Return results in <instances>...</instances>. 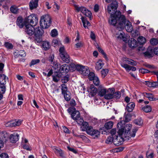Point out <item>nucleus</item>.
<instances>
[{
  "label": "nucleus",
  "mask_w": 158,
  "mask_h": 158,
  "mask_svg": "<svg viewBox=\"0 0 158 158\" xmlns=\"http://www.w3.org/2000/svg\"><path fill=\"white\" fill-rule=\"evenodd\" d=\"M19 135L17 134H14L10 135V140L12 143H15L19 140Z\"/></svg>",
  "instance_id": "obj_17"
},
{
  "label": "nucleus",
  "mask_w": 158,
  "mask_h": 158,
  "mask_svg": "<svg viewBox=\"0 0 158 158\" xmlns=\"http://www.w3.org/2000/svg\"><path fill=\"white\" fill-rule=\"evenodd\" d=\"M117 2L116 1H114L112 3L109 5L107 7V10L109 13H110L112 10H116L117 7Z\"/></svg>",
  "instance_id": "obj_14"
},
{
  "label": "nucleus",
  "mask_w": 158,
  "mask_h": 158,
  "mask_svg": "<svg viewBox=\"0 0 158 158\" xmlns=\"http://www.w3.org/2000/svg\"><path fill=\"white\" fill-rule=\"evenodd\" d=\"M61 89L62 90V93L65 92L66 91H68L67 88V86L65 84H62L61 85Z\"/></svg>",
  "instance_id": "obj_60"
},
{
  "label": "nucleus",
  "mask_w": 158,
  "mask_h": 158,
  "mask_svg": "<svg viewBox=\"0 0 158 158\" xmlns=\"http://www.w3.org/2000/svg\"><path fill=\"white\" fill-rule=\"evenodd\" d=\"M5 0H0V6H2L5 9H8V7L6 5H4Z\"/></svg>",
  "instance_id": "obj_61"
},
{
  "label": "nucleus",
  "mask_w": 158,
  "mask_h": 158,
  "mask_svg": "<svg viewBox=\"0 0 158 158\" xmlns=\"http://www.w3.org/2000/svg\"><path fill=\"white\" fill-rule=\"evenodd\" d=\"M135 106L134 102H131L128 103L126 107V109L129 112H131Z\"/></svg>",
  "instance_id": "obj_27"
},
{
  "label": "nucleus",
  "mask_w": 158,
  "mask_h": 158,
  "mask_svg": "<svg viewBox=\"0 0 158 158\" xmlns=\"http://www.w3.org/2000/svg\"><path fill=\"white\" fill-rule=\"evenodd\" d=\"M104 65V63L102 61L99 60L98 61L96 64L95 68L98 71Z\"/></svg>",
  "instance_id": "obj_32"
},
{
  "label": "nucleus",
  "mask_w": 158,
  "mask_h": 158,
  "mask_svg": "<svg viewBox=\"0 0 158 158\" xmlns=\"http://www.w3.org/2000/svg\"><path fill=\"white\" fill-rule=\"evenodd\" d=\"M143 95L144 98H147L148 99H156V98L152 94L144 93H143Z\"/></svg>",
  "instance_id": "obj_39"
},
{
  "label": "nucleus",
  "mask_w": 158,
  "mask_h": 158,
  "mask_svg": "<svg viewBox=\"0 0 158 158\" xmlns=\"http://www.w3.org/2000/svg\"><path fill=\"white\" fill-rule=\"evenodd\" d=\"M142 110L146 113H148L150 112L152 110L151 107L148 105L146 106H145L142 108Z\"/></svg>",
  "instance_id": "obj_44"
},
{
  "label": "nucleus",
  "mask_w": 158,
  "mask_h": 158,
  "mask_svg": "<svg viewBox=\"0 0 158 158\" xmlns=\"http://www.w3.org/2000/svg\"><path fill=\"white\" fill-rule=\"evenodd\" d=\"M54 55H50L49 57L48 60L50 62H51V64H52V63H53V62L55 61L54 60Z\"/></svg>",
  "instance_id": "obj_62"
},
{
  "label": "nucleus",
  "mask_w": 158,
  "mask_h": 158,
  "mask_svg": "<svg viewBox=\"0 0 158 158\" xmlns=\"http://www.w3.org/2000/svg\"><path fill=\"white\" fill-rule=\"evenodd\" d=\"M119 136L117 135H115L114 136V143L116 145H119L121 144L123 141L124 138H126L123 136L122 135L118 134Z\"/></svg>",
  "instance_id": "obj_11"
},
{
  "label": "nucleus",
  "mask_w": 158,
  "mask_h": 158,
  "mask_svg": "<svg viewBox=\"0 0 158 158\" xmlns=\"http://www.w3.org/2000/svg\"><path fill=\"white\" fill-rule=\"evenodd\" d=\"M81 19L83 23V26L85 28H87V26H89L90 25V23L86 20L84 17H81Z\"/></svg>",
  "instance_id": "obj_35"
},
{
  "label": "nucleus",
  "mask_w": 158,
  "mask_h": 158,
  "mask_svg": "<svg viewBox=\"0 0 158 158\" xmlns=\"http://www.w3.org/2000/svg\"><path fill=\"white\" fill-rule=\"evenodd\" d=\"M138 42L141 44H144L146 42L145 38L142 36H139L138 38Z\"/></svg>",
  "instance_id": "obj_40"
},
{
  "label": "nucleus",
  "mask_w": 158,
  "mask_h": 158,
  "mask_svg": "<svg viewBox=\"0 0 158 158\" xmlns=\"http://www.w3.org/2000/svg\"><path fill=\"white\" fill-rule=\"evenodd\" d=\"M67 101H70L69 103L70 105L72 106H74L76 105V102L74 99H66Z\"/></svg>",
  "instance_id": "obj_55"
},
{
  "label": "nucleus",
  "mask_w": 158,
  "mask_h": 158,
  "mask_svg": "<svg viewBox=\"0 0 158 158\" xmlns=\"http://www.w3.org/2000/svg\"><path fill=\"white\" fill-rule=\"evenodd\" d=\"M52 64H53V68L55 69L57 71H58L60 66V64H58L56 61L53 62Z\"/></svg>",
  "instance_id": "obj_42"
},
{
  "label": "nucleus",
  "mask_w": 158,
  "mask_h": 158,
  "mask_svg": "<svg viewBox=\"0 0 158 158\" xmlns=\"http://www.w3.org/2000/svg\"><path fill=\"white\" fill-rule=\"evenodd\" d=\"M10 11L14 14H17L19 12L18 7L15 5L12 6L10 8Z\"/></svg>",
  "instance_id": "obj_38"
},
{
  "label": "nucleus",
  "mask_w": 158,
  "mask_h": 158,
  "mask_svg": "<svg viewBox=\"0 0 158 158\" xmlns=\"http://www.w3.org/2000/svg\"><path fill=\"white\" fill-rule=\"evenodd\" d=\"M114 91L115 89H114V91L113 93L108 94L106 96V97L110 99L114 98L119 99L120 98H123V96L124 95V90H122L120 91H118L116 92Z\"/></svg>",
  "instance_id": "obj_5"
},
{
  "label": "nucleus",
  "mask_w": 158,
  "mask_h": 158,
  "mask_svg": "<svg viewBox=\"0 0 158 158\" xmlns=\"http://www.w3.org/2000/svg\"><path fill=\"white\" fill-rule=\"evenodd\" d=\"M50 35L52 37H56L58 35L57 30L55 29L52 30L51 32Z\"/></svg>",
  "instance_id": "obj_46"
},
{
  "label": "nucleus",
  "mask_w": 158,
  "mask_h": 158,
  "mask_svg": "<svg viewBox=\"0 0 158 158\" xmlns=\"http://www.w3.org/2000/svg\"><path fill=\"white\" fill-rule=\"evenodd\" d=\"M118 20V28L119 29V27L121 30L124 28L126 23V19L124 16L121 15L120 11H116L114 15L111 14L109 23L110 24L115 26L117 23Z\"/></svg>",
  "instance_id": "obj_2"
},
{
  "label": "nucleus",
  "mask_w": 158,
  "mask_h": 158,
  "mask_svg": "<svg viewBox=\"0 0 158 158\" xmlns=\"http://www.w3.org/2000/svg\"><path fill=\"white\" fill-rule=\"evenodd\" d=\"M11 122L12 127L19 126L21 124V121L19 120L11 121Z\"/></svg>",
  "instance_id": "obj_41"
},
{
  "label": "nucleus",
  "mask_w": 158,
  "mask_h": 158,
  "mask_svg": "<svg viewBox=\"0 0 158 158\" xmlns=\"http://www.w3.org/2000/svg\"><path fill=\"white\" fill-rule=\"evenodd\" d=\"M25 25L26 27L25 32L26 33L30 35H33L34 30H35L34 26L26 23Z\"/></svg>",
  "instance_id": "obj_12"
},
{
  "label": "nucleus",
  "mask_w": 158,
  "mask_h": 158,
  "mask_svg": "<svg viewBox=\"0 0 158 158\" xmlns=\"http://www.w3.org/2000/svg\"><path fill=\"white\" fill-rule=\"evenodd\" d=\"M75 9L79 12L81 11L83 14L87 17H89L90 19V16L92 13L91 12L84 7H78L77 6H75Z\"/></svg>",
  "instance_id": "obj_9"
},
{
  "label": "nucleus",
  "mask_w": 158,
  "mask_h": 158,
  "mask_svg": "<svg viewBox=\"0 0 158 158\" xmlns=\"http://www.w3.org/2000/svg\"><path fill=\"white\" fill-rule=\"evenodd\" d=\"M59 51L60 56L62 60L65 63H69L70 62V58L69 56L65 51L64 47L60 48Z\"/></svg>",
  "instance_id": "obj_6"
},
{
  "label": "nucleus",
  "mask_w": 158,
  "mask_h": 158,
  "mask_svg": "<svg viewBox=\"0 0 158 158\" xmlns=\"http://www.w3.org/2000/svg\"><path fill=\"white\" fill-rule=\"evenodd\" d=\"M133 114H132L129 112L127 113L125 112L124 114V121L126 122H128L131 120V117L133 115Z\"/></svg>",
  "instance_id": "obj_25"
},
{
  "label": "nucleus",
  "mask_w": 158,
  "mask_h": 158,
  "mask_svg": "<svg viewBox=\"0 0 158 158\" xmlns=\"http://www.w3.org/2000/svg\"><path fill=\"white\" fill-rule=\"evenodd\" d=\"M114 91V88H112L106 89L103 86L100 85L98 88V95L101 97L104 96L105 99H109L106 96L110 93H113Z\"/></svg>",
  "instance_id": "obj_4"
},
{
  "label": "nucleus",
  "mask_w": 158,
  "mask_h": 158,
  "mask_svg": "<svg viewBox=\"0 0 158 158\" xmlns=\"http://www.w3.org/2000/svg\"><path fill=\"white\" fill-rule=\"evenodd\" d=\"M68 112L71 114L75 111H76V108L74 107H70L68 109Z\"/></svg>",
  "instance_id": "obj_59"
},
{
  "label": "nucleus",
  "mask_w": 158,
  "mask_h": 158,
  "mask_svg": "<svg viewBox=\"0 0 158 158\" xmlns=\"http://www.w3.org/2000/svg\"><path fill=\"white\" fill-rule=\"evenodd\" d=\"M8 78L6 75L3 74H0V83L6 84V81Z\"/></svg>",
  "instance_id": "obj_31"
},
{
  "label": "nucleus",
  "mask_w": 158,
  "mask_h": 158,
  "mask_svg": "<svg viewBox=\"0 0 158 158\" xmlns=\"http://www.w3.org/2000/svg\"><path fill=\"white\" fill-rule=\"evenodd\" d=\"M0 158H9V156L6 153H2L0 156Z\"/></svg>",
  "instance_id": "obj_64"
},
{
  "label": "nucleus",
  "mask_w": 158,
  "mask_h": 158,
  "mask_svg": "<svg viewBox=\"0 0 158 158\" xmlns=\"http://www.w3.org/2000/svg\"><path fill=\"white\" fill-rule=\"evenodd\" d=\"M41 46L43 49L45 50H47L50 48L49 43L47 41L42 42L41 44Z\"/></svg>",
  "instance_id": "obj_29"
},
{
  "label": "nucleus",
  "mask_w": 158,
  "mask_h": 158,
  "mask_svg": "<svg viewBox=\"0 0 158 158\" xmlns=\"http://www.w3.org/2000/svg\"><path fill=\"white\" fill-rule=\"evenodd\" d=\"M71 118L80 125H81L84 122L83 118L80 116V112L78 111H75L73 112L71 114Z\"/></svg>",
  "instance_id": "obj_7"
},
{
  "label": "nucleus",
  "mask_w": 158,
  "mask_h": 158,
  "mask_svg": "<svg viewBox=\"0 0 158 158\" xmlns=\"http://www.w3.org/2000/svg\"><path fill=\"white\" fill-rule=\"evenodd\" d=\"M96 77L95 74L93 72H90L88 74L89 79L90 80L92 81V80L94 78V77Z\"/></svg>",
  "instance_id": "obj_53"
},
{
  "label": "nucleus",
  "mask_w": 158,
  "mask_h": 158,
  "mask_svg": "<svg viewBox=\"0 0 158 158\" xmlns=\"http://www.w3.org/2000/svg\"><path fill=\"white\" fill-rule=\"evenodd\" d=\"M134 123L138 125H140L143 123V121L141 118L135 119L134 121Z\"/></svg>",
  "instance_id": "obj_52"
},
{
  "label": "nucleus",
  "mask_w": 158,
  "mask_h": 158,
  "mask_svg": "<svg viewBox=\"0 0 158 158\" xmlns=\"http://www.w3.org/2000/svg\"><path fill=\"white\" fill-rule=\"evenodd\" d=\"M8 135L6 131H2L0 132V140L3 142L5 141L8 137Z\"/></svg>",
  "instance_id": "obj_26"
},
{
  "label": "nucleus",
  "mask_w": 158,
  "mask_h": 158,
  "mask_svg": "<svg viewBox=\"0 0 158 158\" xmlns=\"http://www.w3.org/2000/svg\"><path fill=\"white\" fill-rule=\"evenodd\" d=\"M69 67V70L71 71H73L76 70H78L80 67V65L76 64L74 63L71 64Z\"/></svg>",
  "instance_id": "obj_24"
},
{
  "label": "nucleus",
  "mask_w": 158,
  "mask_h": 158,
  "mask_svg": "<svg viewBox=\"0 0 158 158\" xmlns=\"http://www.w3.org/2000/svg\"><path fill=\"white\" fill-rule=\"evenodd\" d=\"M114 137L109 136L106 141V143L107 144H110L113 142H114Z\"/></svg>",
  "instance_id": "obj_50"
},
{
  "label": "nucleus",
  "mask_w": 158,
  "mask_h": 158,
  "mask_svg": "<svg viewBox=\"0 0 158 158\" xmlns=\"http://www.w3.org/2000/svg\"><path fill=\"white\" fill-rule=\"evenodd\" d=\"M53 149L54 152L56 155H59L62 157L64 156V152L60 148H55Z\"/></svg>",
  "instance_id": "obj_22"
},
{
  "label": "nucleus",
  "mask_w": 158,
  "mask_h": 158,
  "mask_svg": "<svg viewBox=\"0 0 158 158\" xmlns=\"http://www.w3.org/2000/svg\"><path fill=\"white\" fill-rule=\"evenodd\" d=\"M39 0L31 1L29 3V6L31 10H32L37 7Z\"/></svg>",
  "instance_id": "obj_23"
},
{
  "label": "nucleus",
  "mask_w": 158,
  "mask_h": 158,
  "mask_svg": "<svg viewBox=\"0 0 158 158\" xmlns=\"http://www.w3.org/2000/svg\"><path fill=\"white\" fill-rule=\"evenodd\" d=\"M86 132L88 134L94 136V138H98L100 135L99 132L97 130L94 129L91 126H89Z\"/></svg>",
  "instance_id": "obj_10"
},
{
  "label": "nucleus",
  "mask_w": 158,
  "mask_h": 158,
  "mask_svg": "<svg viewBox=\"0 0 158 158\" xmlns=\"http://www.w3.org/2000/svg\"><path fill=\"white\" fill-rule=\"evenodd\" d=\"M81 125V127L82 129V130L83 131H86L87 130L89 127V126L88 123L86 122H83L82 124Z\"/></svg>",
  "instance_id": "obj_36"
},
{
  "label": "nucleus",
  "mask_w": 158,
  "mask_h": 158,
  "mask_svg": "<svg viewBox=\"0 0 158 158\" xmlns=\"http://www.w3.org/2000/svg\"><path fill=\"white\" fill-rule=\"evenodd\" d=\"M35 42L37 43H40L42 41V39L41 38V36H35Z\"/></svg>",
  "instance_id": "obj_58"
},
{
  "label": "nucleus",
  "mask_w": 158,
  "mask_h": 158,
  "mask_svg": "<svg viewBox=\"0 0 158 158\" xmlns=\"http://www.w3.org/2000/svg\"><path fill=\"white\" fill-rule=\"evenodd\" d=\"M62 93L64 96V99H70L71 94L69 92L67 91Z\"/></svg>",
  "instance_id": "obj_47"
},
{
  "label": "nucleus",
  "mask_w": 158,
  "mask_h": 158,
  "mask_svg": "<svg viewBox=\"0 0 158 158\" xmlns=\"http://www.w3.org/2000/svg\"><path fill=\"white\" fill-rule=\"evenodd\" d=\"M137 42L134 38H131L128 41V45L130 47L133 48L137 46Z\"/></svg>",
  "instance_id": "obj_21"
},
{
  "label": "nucleus",
  "mask_w": 158,
  "mask_h": 158,
  "mask_svg": "<svg viewBox=\"0 0 158 158\" xmlns=\"http://www.w3.org/2000/svg\"><path fill=\"white\" fill-rule=\"evenodd\" d=\"M69 68L68 64H64L60 66L58 71L61 73H67L69 71Z\"/></svg>",
  "instance_id": "obj_15"
},
{
  "label": "nucleus",
  "mask_w": 158,
  "mask_h": 158,
  "mask_svg": "<svg viewBox=\"0 0 158 158\" xmlns=\"http://www.w3.org/2000/svg\"><path fill=\"white\" fill-rule=\"evenodd\" d=\"M4 45L6 48L9 49H12L13 47V46L11 44L8 42H5Z\"/></svg>",
  "instance_id": "obj_56"
},
{
  "label": "nucleus",
  "mask_w": 158,
  "mask_h": 158,
  "mask_svg": "<svg viewBox=\"0 0 158 158\" xmlns=\"http://www.w3.org/2000/svg\"><path fill=\"white\" fill-rule=\"evenodd\" d=\"M38 22V18L35 14H32L29 16L26 20V22L30 25L35 26Z\"/></svg>",
  "instance_id": "obj_8"
},
{
  "label": "nucleus",
  "mask_w": 158,
  "mask_h": 158,
  "mask_svg": "<svg viewBox=\"0 0 158 158\" xmlns=\"http://www.w3.org/2000/svg\"><path fill=\"white\" fill-rule=\"evenodd\" d=\"M51 23V18L49 15H46L41 17L40 24L43 29L48 28L50 26Z\"/></svg>",
  "instance_id": "obj_3"
},
{
  "label": "nucleus",
  "mask_w": 158,
  "mask_h": 158,
  "mask_svg": "<svg viewBox=\"0 0 158 158\" xmlns=\"http://www.w3.org/2000/svg\"><path fill=\"white\" fill-rule=\"evenodd\" d=\"M116 37L117 39L122 40L124 42L127 41V39L126 37L125 34L124 33H122L121 32L117 33Z\"/></svg>",
  "instance_id": "obj_19"
},
{
  "label": "nucleus",
  "mask_w": 158,
  "mask_h": 158,
  "mask_svg": "<svg viewBox=\"0 0 158 158\" xmlns=\"http://www.w3.org/2000/svg\"><path fill=\"white\" fill-rule=\"evenodd\" d=\"M43 34V32L41 31L39 27H37L35 28V30L34 31V34L35 36H41Z\"/></svg>",
  "instance_id": "obj_34"
},
{
  "label": "nucleus",
  "mask_w": 158,
  "mask_h": 158,
  "mask_svg": "<svg viewBox=\"0 0 158 158\" xmlns=\"http://www.w3.org/2000/svg\"><path fill=\"white\" fill-rule=\"evenodd\" d=\"M6 84L0 83V99H2L3 97V94L6 91Z\"/></svg>",
  "instance_id": "obj_20"
},
{
  "label": "nucleus",
  "mask_w": 158,
  "mask_h": 158,
  "mask_svg": "<svg viewBox=\"0 0 158 158\" xmlns=\"http://www.w3.org/2000/svg\"><path fill=\"white\" fill-rule=\"evenodd\" d=\"M87 91L91 96H93L97 93V90L93 85H91L87 89Z\"/></svg>",
  "instance_id": "obj_16"
},
{
  "label": "nucleus",
  "mask_w": 158,
  "mask_h": 158,
  "mask_svg": "<svg viewBox=\"0 0 158 158\" xmlns=\"http://www.w3.org/2000/svg\"><path fill=\"white\" fill-rule=\"evenodd\" d=\"M40 62V60L38 59L33 60H31L30 63V65L31 66V65H34L38 63H39Z\"/></svg>",
  "instance_id": "obj_57"
},
{
  "label": "nucleus",
  "mask_w": 158,
  "mask_h": 158,
  "mask_svg": "<svg viewBox=\"0 0 158 158\" xmlns=\"http://www.w3.org/2000/svg\"><path fill=\"white\" fill-rule=\"evenodd\" d=\"M151 44L153 45H155L158 44V40L155 38H152L150 40Z\"/></svg>",
  "instance_id": "obj_49"
},
{
  "label": "nucleus",
  "mask_w": 158,
  "mask_h": 158,
  "mask_svg": "<svg viewBox=\"0 0 158 158\" xmlns=\"http://www.w3.org/2000/svg\"><path fill=\"white\" fill-rule=\"evenodd\" d=\"M21 52L18 53V52H15L14 55L15 58H18L19 57H24L26 56V54H25L24 53L23 54H21Z\"/></svg>",
  "instance_id": "obj_45"
},
{
  "label": "nucleus",
  "mask_w": 158,
  "mask_h": 158,
  "mask_svg": "<svg viewBox=\"0 0 158 158\" xmlns=\"http://www.w3.org/2000/svg\"><path fill=\"white\" fill-rule=\"evenodd\" d=\"M113 123L112 121H109L105 124V129L107 131L108 129H111L113 126Z\"/></svg>",
  "instance_id": "obj_37"
},
{
  "label": "nucleus",
  "mask_w": 158,
  "mask_h": 158,
  "mask_svg": "<svg viewBox=\"0 0 158 158\" xmlns=\"http://www.w3.org/2000/svg\"><path fill=\"white\" fill-rule=\"evenodd\" d=\"M125 28L127 31L129 32H131L133 29V27L132 24L130 22L128 21L126 23L125 26Z\"/></svg>",
  "instance_id": "obj_30"
},
{
  "label": "nucleus",
  "mask_w": 158,
  "mask_h": 158,
  "mask_svg": "<svg viewBox=\"0 0 158 158\" xmlns=\"http://www.w3.org/2000/svg\"><path fill=\"white\" fill-rule=\"evenodd\" d=\"M126 62L129 64L131 65H136V63L134 60L128 58H125V60H124Z\"/></svg>",
  "instance_id": "obj_43"
},
{
  "label": "nucleus",
  "mask_w": 158,
  "mask_h": 158,
  "mask_svg": "<svg viewBox=\"0 0 158 158\" xmlns=\"http://www.w3.org/2000/svg\"><path fill=\"white\" fill-rule=\"evenodd\" d=\"M145 84L149 87H156L158 85V83L156 82H151L149 81H146Z\"/></svg>",
  "instance_id": "obj_33"
},
{
  "label": "nucleus",
  "mask_w": 158,
  "mask_h": 158,
  "mask_svg": "<svg viewBox=\"0 0 158 158\" xmlns=\"http://www.w3.org/2000/svg\"><path fill=\"white\" fill-rule=\"evenodd\" d=\"M108 73V70L107 69H103L101 71V74L102 78H104L106 76Z\"/></svg>",
  "instance_id": "obj_48"
},
{
  "label": "nucleus",
  "mask_w": 158,
  "mask_h": 158,
  "mask_svg": "<svg viewBox=\"0 0 158 158\" xmlns=\"http://www.w3.org/2000/svg\"><path fill=\"white\" fill-rule=\"evenodd\" d=\"M17 24L20 28H22L23 27V19L22 17L20 16L18 17L17 20Z\"/></svg>",
  "instance_id": "obj_28"
},
{
  "label": "nucleus",
  "mask_w": 158,
  "mask_h": 158,
  "mask_svg": "<svg viewBox=\"0 0 158 158\" xmlns=\"http://www.w3.org/2000/svg\"><path fill=\"white\" fill-rule=\"evenodd\" d=\"M78 71L82 75L84 76H86L88 73L89 70L87 66H83L80 65L79 69H78Z\"/></svg>",
  "instance_id": "obj_13"
},
{
  "label": "nucleus",
  "mask_w": 158,
  "mask_h": 158,
  "mask_svg": "<svg viewBox=\"0 0 158 158\" xmlns=\"http://www.w3.org/2000/svg\"><path fill=\"white\" fill-rule=\"evenodd\" d=\"M146 156L147 158H153L154 154L152 152L149 153L148 152H147L146 153Z\"/></svg>",
  "instance_id": "obj_63"
},
{
  "label": "nucleus",
  "mask_w": 158,
  "mask_h": 158,
  "mask_svg": "<svg viewBox=\"0 0 158 158\" xmlns=\"http://www.w3.org/2000/svg\"><path fill=\"white\" fill-rule=\"evenodd\" d=\"M121 65L122 67L125 68L127 71H128L131 70L132 71H135L136 70V68L134 67L130 66L127 64H125L123 63H121Z\"/></svg>",
  "instance_id": "obj_18"
},
{
  "label": "nucleus",
  "mask_w": 158,
  "mask_h": 158,
  "mask_svg": "<svg viewBox=\"0 0 158 158\" xmlns=\"http://www.w3.org/2000/svg\"><path fill=\"white\" fill-rule=\"evenodd\" d=\"M94 84L96 85H99L100 81L98 77L97 76L94 77V78L92 80Z\"/></svg>",
  "instance_id": "obj_51"
},
{
  "label": "nucleus",
  "mask_w": 158,
  "mask_h": 158,
  "mask_svg": "<svg viewBox=\"0 0 158 158\" xmlns=\"http://www.w3.org/2000/svg\"><path fill=\"white\" fill-rule=\"evenodd\" d=\"M123 121L119 122L117 125V127L118 129V134L122 135L123 136L126 137H134L135 135V133L138 130L137 127H135L133 129L132 133H131L130 130L131 128L132 125L130 124H127L125 127L124 126V123Z\"/></svg>",
  "instance_id": "obj_1"
},
{
  "label": "nucleus",
  "mask_w": 158,
  "mask_h": 158,
  "mask_svg": "<svg viewBox=\"0 0 158 158\" xmlns=\"http://www.w3.org/2000/svg\"><path fill=\"white\" fill-rule=\"evenodd\" d=\"M103 101V99H94L93 101H92L93 104H99Z\"/></svg>",
  "instance_id": "obj_54"
}]
</instances>
